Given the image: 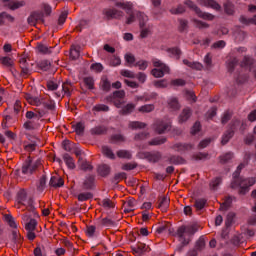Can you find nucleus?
Wrapping results in <instances>:
<instances>
[{
    "label": "nucleus",
    "instance_id": "f257e3e1",
    "mask_svg": "<svg viewBox=\"0 0 256 256\" xmlns=\"http://www.w3.org/2000/svg\"><path fill=\"white\" fill-rule=\"evenodd\" d=\"M255 183V178H241L238 176L231 182L230 187L231 189H237V187H240L238 191L239 195H246V193H249V188L253 187Z\"/></svg>",
    "mask_w": 256,
    "mask_h": 256
},
{
    "label": "nucleus",
    "instance_id": "f03ea898",
    "mask_svg": "<svg viewBox=\"0 0 256 256\" xmlns=\"http://www.w3.org/2000/svg\"><path fill=\"white\" fill-rule=\"evenodd\" d=\"M30 105H35L36 107H39L37 109L39 117H43V115L47 113V110L55 109V103L51 100H45L44 98L34 97Z\"/></svg>",
    "mask_w": 256,
    "mask_h": 256
},
{
    "label": "nucleus",
    "instance_id": "7ed1b4c3",
    "mask_svg": "<svg viewBox=\"0 0 256 256\" xmlns=\"http://www.w3.org/2000/svg\"><path fill=\"white\" fill-rule=\"evenodd\" d=\"M201 226L197 223H193L188 226H180L176 232L177 237L182 239L183 245H189V240L185 239V235H195Z\"/></svg>",
    "mask_w": 256,
    "mask_h": 256
},
{
    "label": "nucleus",
    "instance_id": "20e7f679",
    "mask_svg": "<svg viewBox=\"0 0 256 256\" xmlns=\"http://www.w3.org/2000/svg\"><path fill=\"white\" fill-rule=\"evenodd\" d=\"M42 165L41 159L34 160L31 156H28L22 166V173L24 175H33Z\"/></svg>",
    "mask_w": 256,
    "mask_h": 256
},
{
    "label": "nucleus",
    "instance_id": "39448f33",
    "mask_svg": "<svg viewBox=\"0 0 256 256\" xmlns=\"http://www.w3.org/2000/svg\"><path fill=\"white\" fill-rule=\"evenodd\" d=\"M184 5H187V7L189 9H191L192 11H194L196 13V15L200 18V19H204V21H213V19H215V15L209 13V12H203L201 10V8H199V6H197V4H195L193 1L191 0H186L184 2Z\"/></svg>",
    "mask_w": 256,
    "mask_h": 256
},
{
    "label": "nucleus",
    "instance_id": "423d86ee",
    "mask_svg": "<svg viewBox=\"0 0 256 256\" xmlns=\"http://www.w3.org/2000/svg\"><path fill=\"white\" fill-rule=\"evenodd\" d=\"M26 239L28 241H35L37 239V220L31 218L29 222L25 224Z\"/></svg>",
    "mask_w": 256,
    "mask_h": 256
},
{
    "label": "nucleus",
    "instance_id": "0eeeda50",
    "mask_svg": "<svg viewBox=\"0 0 256 256\" xmlns=\"http://www.w3.org/2000/svg\"><path fill=\"white\" fill-rule=\"evenodd\" d=\"M73 91H75V86L69 81L62 83V87L60 90L55 92L56 97L63 99V97H71L73 95Z\"/></svg>",
    "mask_w": 256,
    "mask_h": 256
},
{
    "label": "nucleus",
    "instance_id": "6e6552de",
    "mask_svg": "<svg viewBox=\"0 0 256 256\" xmlns=\"http://www.w3.org/2000/svg\"><path fill=\"white\" fill-rule=\"evenodd\" d=\"M19 67L21 69L20 77H23V79H27V77L31 75V68L29 67V58L22 56L19 59Z\"/></svg>",
    "mask_w": 256,
    "mask_h": 256
},
{
    "label": "nucleus",
    "instance_id": "1a4fd4ad",
    "mask_svg": "<svg viewBox=\"0 0 256 256\" xmlns=\"http://www.w3.org/2000/svg\"><path fill=\"white\" fill-rule=\"evenodd\" d=\"M153 129L157 135H163L166 131H171V122L158 120L153 124Z\"/></svg>",
    "mask_w": 256,
    "mask_h": 256
},
{
    "label": "nucleus",
    "instance_id": "9d476101",
    "mask_svg": "<svg viewBox=\"0 0 256 256\" xmlns=\"http://www.w3.org/2000/svg\"><path fill=\"white\" fill-rule=\"evenodd\" d=\"M237 125H239V120L234 121L231 124L230 129L224 132L222 135L221 145H227V143L233 139Z\"/></svg>",
    "mask_w": 256,
    "mask_h": 256
},
{
    "label": "nucleus",
    "instance_id": "9b49d317",
    "mask_svg": "<svg viewBox=\"0 0 256 256\" xmlns=\"http://www.w3.org/2000/svg\"><path fill=\"white\" fill-rule=\"evenodd\" d=\"M103 15L106 17L107 21H111V19H121L125 14L123 11L115 8H106L103 10Z\"/></svg>",
    "mask_w": 256,
    "mask_h": 256
},
{
    "label": "nucleus",
    "instance_id": "f8f14e48",
    "mask_svg": "<svg viewBox=\"0 0 256 256\" xmlns=\"http://www.w3.org/2000/svg\"><path fill=\"white\" fill-rule=\"evenodd\" d=\"M25 201H27V191L25 189H21L18 191L16 196L17 209H22V207H25Z\"/></svg>",
    "mask_w": 256,
    "mask_h": 256
},
{
    "label": "nucleus",
    "instance_id": "ddd939ff",
    "mask_svg": "<svg viewBox=\"0 0 256 256\" xmlns=\"http://www.w3.org/2000/svg\"><path fill=\"white\" fill-rule=\"evenodd\" d=\"M191 115H193V110L189 107L184 108L178 116V123L180 125L187 123L191 119Z\"/></svg>",
    "mask_w": 256,
    "mask_h": 256
},
{
    "label": "nucleus",
    "instance_id": "4468645a",
    "mask_svg": "<svg viewBox=\"0 0 256 256\" xmlns=\"http://www.w3.org/2000/svg\"><path fill=\"white\" fill-rule=\"evenodd\" d=\"M255 63H256L255 58L251 56H244L242 61L240 62V67L244 69H249V71H251V69L255 67Z\"/></svg>",
    "mask_w": 256,
    "mask_h": 256
},
{
    "label": "nucleus",
    "instance_id": "2eb2a0df",
    "mask_svg": "<svg viewBox=\"0 0 256 256\" xmlns=\"http://www.w3.org/2000/svg\"><path fill=\"white\" fill-rule=\"evenodd\" d=\"M198 3L199 5H203V7H210L215 11H221V5L215 0H198Z\"/></svg>",
    "mask_w": 256,
    "mask_h": 256
},
{
    "label": "nucleus",
    "instance_id": "dca6fc26",
    "mask_svg": "<svg viewBox=\"0 0 256 256\" xmlns=\"http://www.w3.org/2000/svg\"><path fill=\"white\" fill-rule=\"evenodd\" d=\"M37 21H41L43 23V13L41 12H32L28 17V24L35 27L37 25Z\"/></svg>",
    "mask_w": 256,
    "mask_h": 256
},
{
    "label": "nucleus",
    "instance_id": "f3484780",
    "mask_svg": "<svg viewBox=\"0 0 256 256\" xmlns=\"http://www.w3.org/2000/svg\"><path fill=\"white\" fill-rule=\"evenodd\" d=\"M152 64H153V67H156L158 69H163V71H165L167 75L171 73V69L169 68V66H167V64L163 63V61L157 58L152 59Z\"/></svg>",
    "mask_w": 256,
    "mask_h": 256
},
{
    "label": "nucleus",
    "instance_id": "a211bd4d",
    "mask_svg": "<svg viewBox=\"0 0 256 256\" xmlns=\"http://www.w3.org/2000/svg\"><path fill=\"white\" fill-rule=\"evenodd\" d=\"M49 185L55 188L63 187V185H65V181L63 180V178H61V176L56 174L51 177Z\"/></svg>",
    "mask_w": 256,
    "mask_h": 256
},
{
    "label": "nucleus",
    "instance_id": "6ab92c4d",
    "mask_svg": "<svg viewBox=\"0 0 256 256\" xmlns=\"http://www.w3.org/2000/svg\"><path fill=\"white\" fill-rule=\"evenodd\" d=\"M6 21H8L9 23H14L15 17L11 16V14L7 12H0V27L6 25Z\"/></svg>",
    "mask_w": 256,
    "mask_h": 256
},
{
    "label": "nucleus",
    "instance_id": "aec40b11",
    "mask_svg": "<svg viewBox=\"0 0 256 256\" xmlns=\"http://www.w3.org/2000/svg\"><path fill=\"white\" fill-rule=\"evenodd\" d=\"M78 166L82 171H93V165L89 163L87 160L83 159V157L78 158Z\"/></svg>",
    "mask_w": 256,
    "mask_h": 256
},
{
    "label": "nucleus",
    "instance_id": "412c9836",
    "mask_svg": "<svg viewBox=\"0 0 256 256\" xmlns=\"http://www.w3.org/2000/svg\"><path fill=\"white\" fill-rule=\"evenodd\" d=\"M51 49H53V48L48 47L47 45H45L43 43H38L36 45V50L38 53H41V55H51V53H52Z\"/></svg>",
    "mask_w": 256,
    "mask_h": 256
},
{
    "label": "nucleus",
    "instance_id": "4be33fe9",
    "mask_svg": "<svg viewBox=\"0 0 256 256\" xmlns=\"http://www.w3.org/2000/svg\"><path fill=\"white\" fill-rule=\"evenodd\" d=\"M223 8L226 15H235V4H233V2L227 0L224 2Z\"/></svg>",
    "mask_w": 256,
    "mask_h": 256
},
{
    "label": "nucleus",
    "instance_id": "5701e85b",
    "mask_svg": "<svg viewBox=\"0 0 256 256\" xmlns=\"http://www.w3.org/2000/svg\"><path fill=\"white\" fill-rule=\"evenodd\" d=\"M136 105L133 103H128L119 111V115H131L132 111H135Z\"/></svg>",
    "mask_w": 256,
    "mask_h": 256
},
{
    "label": "nucleus",
    "instance_id": "b1692460",
    "mask_svg": "<svg viewBox=\"0 0 256 256\" xmlns=\"http://www.w3.org/2000/svg\"><path fill=\"white\" fill-rule=\"evenodd\" d=\"M233 157H235V154H233V152H226L219 156V163H221V165H225L229 163V161H231Z\"/></svg>",
    "mask_w": 256,
    "mask_h": 256
},
{
    "label": "nucleus",
    "instance_id": "393cba45",
    "mask_svg": "<svg viewBox=\"0 0 256 256\" xmlns=\"http://www.w3.org/2000/svg\"><path fill=\"white\" fill-rule=\"evenodd\" d=\"M168 107L172 111H179L181 109V104H179V99L173 97L168 100Z\"/></svg>",
    "mask_w": 256,
    "mask_h": 256
},
{
    "label": "nucleus",
    "instance_id": "a878e982",
    "mask_svg": "<svg viewBox=\"0 0 256 256\" xmlns=\"http://www.w3.org/2000/svg\"><path fill=\"white\" fill-rule=\"evenodd\" d=\"M128 127L132 130L145 129V127H147V123L141 121H132L129 122Z\"/></svg>",
    "mask_w": 256,
    "mask_h": 256
},
{
    "label": "nucleus",
    "instance_id": "bb28decb",
    "mask_svg": "<svg viewBox=\"0 0 256 256\" xmlns=\"http://www.w3.org/2000/svg\"><path fill=\"white\" fill-rule=\"evenodd\" d=\"M115 6L120 7V9H123L126 13L133 11V3L131 2H116Z\"/></svg>",
    "mask_w": 256,
    "mask_h": 256
},
{
    "label": "nucleus",
    "instance_id": "cd10ccee",
    "mask_svg": "<svg viewBox=\"0 0 256 256\" xmlns=\"http://www.w3.org/2000/svg\"><path fill=\"white\" fill-rule=\"evenodd\" d=\"M63 160L69 169H75V160L73 159V157H71V155H69L68 153L64 154Z\"/></svg>",
    "mask_w": 256,
    "mask_h": 256
},
{
    "label": "nucleus",
    "instance_id": "c85d7f7f",
    "mask_svg": "<svg viewBox=\"0 0 256 256\" xmlns=\"http://www.w3.org/2000/svg\"><path fill=\"white\" fill-rule=\"evenodd\" d=\"M98 173L101 177H107L111 173V167L107 164H102L98 167Z\"/></svg>",
    "mask_w": 256,
    "mask_h": 256
},
{
    "label": "nucleus",
    "instance_id": "c756f323",
    "mask_svg": "<svg viewBox=\"0 0 256 256\" xmlns=\"http://www.w3.org/2000/svg\"><path fill=\"white\" fill-rule=\"evenodd\" d=\"M12 241L16 245H21V243H23V237H21V234L17 228L12 231Z\"/></svg>",
    "mask_w": 256,
    "mask_h": 256
},
{
    "label": "nucleus",
    "instance_id": "7c9ffc66",
    "mask_svg": "<svg viewBox=\"0 0 256 256\" xmlns=\"http://www.w3.org/2000/svg\"><path fill=\"white\" fill-rule=\"evenodd\" d=\"M136 19H138V21H139L140 28L145 27V23H147V21H149V19L147 18V15H145V13H143V12H137Z\"/></svg>",
    "mask_w": 256,
    "mask_h": 256
},
{
    "label": "nucleus",
    "instance_id": "2f4dec72",
    "mask_svg": "<svg viewBox=\"0 0 256 256\" xmlns=\"http://www.w3.org/2000/svg\"><path fill=\"white\" fill-rule=\"evenodd\" d=\"M233 203V198L231 196H226L224 202L220 204V211H227L231 204Z\"/></svg>",
    "mask_w": 256,
    "mask_h": 256
},
{
    "label": "nucleus",
    "instance_id": "473e14b6",
    "mask_svg": "<svg viewBox=\"0 0 256 256\" xmlns=\"http://www.w3.org/2000/svg\"><path fill=\"white\" fill-rule=\"evenodd\" d=\"M205 205H207V199L200 198L195 200L194 207L196 211H201L202 209H205Z\"/></svg>",
    "mask_w": 256,
    "mask_h": 256
},
{
    "label": "nucleus",
    "instance_id": "72a5a7b5",
    "mask_svg": "<svg viewBox=\"0 0 256 256\" xmlns=\"http://www.w3.org/2000/svg\"><path fill=\"white\" fill-rule=\"evenodd\" d=\"M178 23H179L178 31L180 33H185V31L189 29V21H187L186 19H179Z\"/></svg>",
    "mask_w": 256,
    "mask_h": 256
},
{
    "label": "nucleus",
    "instance_id": "f704fd0d",
    "mask_svg": "<svg viewBox=\"0 0 256 256\" xmlns=\"http://www.w3.org/2000/svg\"><path fill=\"white\" fill-rule=\"evenodd\" d=\"M158 208L163 212L167 211L169 208V199L167 197L160 198Z\"/></svg>",
    "mask_w": 256,
    "mask_h": 256
},
{
    "label": "nucleus",
    "instance_id": "c9c22d12",
    "mask_svg": "<svg viewBox=\"0 0 256 256\" xmlns=\"http://www.w3.org/2000/svg\"><path fill=\"white\" fill-rule=\"evenodd\" d=\"M133 253H145L147 251V245L145 243L138 242L136 246L132 247Z\"/></svg>",
    "mask_w": 256,
    "mask_h": 256
},
{
    "label": "nucleus",
    "instance_id": "e433bc0d",
    "mask_svg": "<svg viewBox=\"0 0 256 256\" xmlns=\"http://www.w3.org/2000/svg\"><path fill=\"white\" fill-rule=\"evenodd\" d=\"M173 149H177L178 151H191V149H193V144L177 143L173 146Z\"/></svg>",
    "mask_w": 256,
    "mask_h": 256
},
{
    "label": "nucleus",
    "instance_id": "4c0bfd02",
    "mask_svg": "<svg viewBox=\"0 0 256 256\" xmlns=\"http://www.w3.org/2000/svg\"><path fill=\"white\" fill-rule=\"evenodd\" d=\"M107 133V127L105 126H96L91 129L92 135H105Z\"/></svg>",
    "mask_w": 256,
    "mask_h": 256
},
{
    "label": "nucleus",
    "instance_id": "58836bf2",
    "mask_svg": "<svg viewBox=\"0 0 256 256\" xmlns=\"http://www.w3.org/2000/svg\"><path fill=\"white\" fill-rule=\"evenodd\" d=\"M167 143V138L166 137H157V138H154L152 139L151 141L148 142V145L150 146H157V145H163Z\"/></svg>",
    "mask_w": 256,
    "mask_h": 256
},
{
    "label": "nucleus",
    "instance_id": "ea45409f",
    "mask_svg": "<svg viewBox=\"0 0 256 256\" xmlns=\"http://www.w3.org/2000/svg\"><path fill=\"white\" fill-rule=\"evenodd\" d=\"M4 221L9 225V227H12V229H17V223H15V219L11 214H5Z\"/></svg>",
    "mask_w": 256,
    "mask_h": 256
},
{
    "label": "nucleus",
    "instance_id": "a19ab883",
    "mask_svg": "<svg viewBox=\"0 0 256 256\" xmlns=\"http://www.w3.org/2000/svg\"><path fill=\"white\" fill-rule=\"evenodd\" d=\"M239 21H240V23H242V25H256L255 16L253 18H247L245 16H240Z\"/></svg>",
    "mask_w": 256,
    "mask_h": 256
},
{
    "label": "nucleus",
    "instance_id": "79ce46f5",
    "mask_svg": "<svg viewBox=\"0 0 256 256\" xmlns=\"http://www.w3.org/2000/svg\"><path fill=\"white\" fill-rule=\"evenodd\" d=\"M93 183H95V176H88L83 183V188L93 189Z\"/></svg>",
    "mask_w": 256,
    "mask_h": 256
},
{
    "label": "nucleus",
    "instance_id": "37998d69",
    "mask_svg": "<svg viewBox=\"0 0 256 256\" xmlns=\"http://www.w3.org/2000/svg\"><path fill=\"white\" fill-rule=\"evenodd\" d=\"M9 9H11V11H15L16 9H20V7H25V1L21 0V1H15V2H10L8 4Z\"/></svg>",
    "mask_w": 256,
    "mask_h": 256
},
{
    "label": "nucleus",
    "instance_id": "c03bdc74",
    "mask_svg": "<svg viewBox=\"0 0 256 256\" xmlns=\"http://www.w3.org/2000/svg\"><path fill=\"white\" fill-rule=\"evenodd\" d=\"M37 67L41 69V71H49V69H51V62L48 60H42L37 63Z\"/></svg>",
    "mask_w": 256,
    "mask_h": 256
},
{
    "label": "nucleus",
    "instance_id": "a18cd8bd",
    "mask_svg": "<svg viewBox=\"0 0 256 256\" xmlns=\"http://www.w3.org/2000/svg\"><path fill=\"white\" fill-rule=\"evenodd\" d=\"M238 63H239V59H237L235 57L228 60V64H227L228 71L230 73H233V71H235V67H237Z\"/></svg>",
    "mask_w": 256,
    "mask_h": 256
},
{
    "label": "nucleus",
    "instance_id": "49530a36",
    "mask_svg": "<svg viewBox=\"0 0 256 256\" xmlns=\"http://www.w3.org/2000/svg\"><path fill=\"white\" fill-rule=\"evenodd\" d=\"M167 72L163 70V68H154L151 70V75L155 77L156 79H160L161 77H164Z\"/></svg>",
    "mask_w": 256,
    "mask_h": 256
},
{
    "label": "nucleus",
    "instance_id": "de8ad7c7",
    "mask_svg": "<svg viewBox=\"0 0 256 256\" xmlns=\"http://www.w3.org/2000/svg\"><path fill=\"white\" fill-rule=\"evenodd\" d=\"M102 153L108 159H115V153L108 146H102Z\"/></svg>",
    "mask_w": 256,
    "mask_h": 256
},
{
    "label": "nucleus",
    "instance_id": "09e8293b",
    "mask_svg": "<svg viewBox=\"0 0 256 256\" xmlns=\"http://www.w3.org/2000/svg\"><path fill=\"white\" fill-rule=\"evenodd\" d=\"M139 113H151L155 111V105L153 104H146L138 108Z\"/></svg>",
    "mask_w": 256,
    "mask_h": 256
},
{
    "label": "nucleus",
    "instance_id": "8fccbe9b",
    "mask_svg": "<svg viewBox=\"0 0 256 256\" xmlns=\"http://www.w3.org/2000/svg\"><path fill=\"white\" fill-rule=\"evenodd\" d=\"M73 127L76 135H83L85 133V124L83 122H78Z\"/></svg>",
    "mask_w": 256,
    "mask_h": 256
},
{
    "label": "nucleus",
    "instance_id": "3c124183",
    "mask_svg": "<svg viewBox=\"0 0 256 256\" xmlns=\"http://www.w3.org/2000/svg\"><path fill=\"white\" fill-rule=\"evenodd\" d=\"M151 137V134L149 132H140L135 134L134 140L135 141H145V139H149Z\"/></svg>",
    "mask_w": 256,
    "mask_h": 256
},
{
    "label": "nucleus",
    "instance_id": "603ef678",
    "mask_svg": "<svg viewBox=\"0 0 256 256\" xmlns=\"http://www.w3.org/2000/svg\"><path fill=\"white\" fill-rule=\"evenodd\" d=\"M124 213H131L133 211V207H135V200H128L124 203Z\"/></svg>",
    "mask_w": 256,
    "mask_h": 256
},
{
    "label": "nucleus",
    "instance_id": "864d4df0",
    "mask_svg": "<svg viewBox=\"0 0 256 256\" xmlns=\"http://www.w3.org/2000/svg\"><path fill=\"white\" fill-rule=\"evenodd\" d=\"M83 81L87 89H95V80L93 79V77H85Z\"/></svg>",
    "mask_w": 256,
    "mask_h": 256
},
{
    "label": "nucleus",
    "instance_id": "5fc2aeb1",
    "mask_svg": "<svg viewBox=\"0 0 256 256\" xmlns=\"http://www.w3.org/2000/svg\"><path fill=\"white\" fill-rule=\"evenodd\" d=\"M79 49H81V47L71 46V48H70L71 59H79V55H80Z\"/></svg>",
    "mask_w": 256,
    "mask_h": 256
},
{
    "label": "nucleus",
    "instance_id": "6e6d98bb",
    "mask_svg": "<svg viewBox=\"0 0 256 256\" xmlns=\"http://www.w3.org/2000/svg\"><path fill=\"white\" fill-rule=\"evenodd\" d=\"M141 31H140V39H146V37H149V35H151V29L152 27L151 26H148V27H142L140 28Z\"/></svg>",
    "mask_w": 256,
    "mask_h": 256
},
{
    "label": "nucleus",
    "instance_id": "4d7b16f0",
    "mask_svg": "<svg viewBox=\"0 0 256 256\" xmlns=\"http://www.w3.org/2000/svg\"><path fill=\"white\" fill-rule=\"evenodd\" d=\"M123 179H127V173L119 172L114 175L113 183H115L117 185V183H121V181H123Z\"/></svg>",
    "mask_w": 256,
    "mask_h": 256
},
{
    "label": "nucleus",
    "instance_id": "13d9d810",
    "mask_svg": "<svg viewBox=\"0 0 256 256\" xmlns=\"http://www.w3.org/2000/svg\"><path fill=\"white\" fill-rule=\"evenodd\" d=\"M119 159H131V152L129 150H119L116 152Z\"/></svg>",
    "mask_w": 256,
    "mask_h": 256
},
{
    "label": "nucleus",
    "instance_id": "bf43d9fd",
    "mask_svg": "<svg viewBox=\"0 0 256 256\" xmlns=\"http://www.w3.org/2000/svg\"><path fill=\"white\" fill-rule=\"evenodd\" d=\"M192 22L197 29H209V24L206 22L197 19H193Z\"/></svg>",
    "mask_w": 256,
    "mask_h": 256
},
{
    "label": "nucleus",
    "instance_id": "052dcab7",
    "mask_svg": "<svg viewBox=\"0 0 256 256\" xmlns=\"http://www.w3.org/2000/svg\"><path fill=\"white\" fill-rule=\"evenodd\" d=\"M185 6L183 5H178L176 8H171L170 13L172 15H182V13H185Z\"/></svg>",
    "mask_w": 256,
    "mask_h": 256
},
{
    "label": "nucleus",
    "instance_id": "680f3d73",
    "mask_svg": "<svg viewBox=\"0 0 256 256\" xmlns=\"http://www.w3.org/2000/svg\"><path fill=\"white\" fill-rule=\"evenodd\" d=\"M221 181H223V179H221V177H216L214 178L211 182H210V189L212 191H216L217 187H219V185H221Z\"/></svg>",
    "mask_w": 256,
    "mask_h": 256
},
{
    "label": "nucleus",
    "instance_id": "e2e57ef3",
    "mask_svg": "<svg viewBox=\"0 0 256 256\" xmlns=\"http://www.w3.org/2000/svg\"><path fill=\"white\" fill-rule=\"evenodd\" d=\"M89 199H93V194L91 192L78 194V201H89Z\"/></svg>",
    "mask_w": 256,
    "mask_h": 256
},
{
    "label": "nucleus",
    "instance_id": "0e129e2a",
    "mask_svg": "<svg viewBox=\"0 0 256 256\" xmlns=\"http://www.w3.org/2000/svg\"><path fill=\"white\" fill-rule=\"evenodd\" d=\"M35 149H37V143L24 142V150H26L28 153H33V151H35Z\"/></svg>",
    "mask_w": 256,
    "mask_h": 256
},
{
    "label": "nucleus",
    "instance_id": "69168bd1",
    "mask_svg": "<svg viewBox=\"0 0 256 256\" xmlns=\"http://www.w3.org/2000/svg\"><path fill=\"white\" fill-rule=\"evenodd\" d=\"M200 131H201V122L196 121L192 126L190 133L191 135H197V133H199Z\"/></svg>",
    "mask_w": 256,
    "mask_h": 256
},
{
    "label": "nucleus",
    "instance_id": "338daca9",
    "mask_svg": "<svg viewBox=\"0 0 256 256\" xmlns=\"http://www.w3.org/2000/svg\"><path fill=\"white\" fill-rule=\"evenodd\" d=\"M92 111H96V112H107L109 111V106L105 105V104H97L93 107Z\"/></svg>",
    "mask_w": 256,
    "mask_h": 256
},
{
    "label": "nucleus",
    "instance_id": "774afa93",
    "mask_svg": "<svg viewBox=\"0 0 256 256\" xmlns=\"http://www.w3.org/2000/svg\"><path fill=\"white\" fill-rule=\"evenodd\" d=\"M154 87L157 89H165L167 87V80L162 79L154 81Z\"/></svg>",
    "mask_w": 256,
    "mask_h": 256
}]
</instances>
